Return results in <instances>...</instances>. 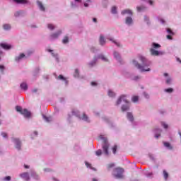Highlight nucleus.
<instances>
[{
	"label": "nucleus",
	"instance_id": "f257e3e1",
	"mask_svg": "<svg viewBox=\"0 0 181 181\" xmlns=\"http://www.w3.org/2000/svg\"><path fill=\"white\" fill-rule=\"evenodd\" d=\"M139 59L141 62L142 65L138 63V62L133 60V64H134L135 67H137L141 71H151V68H149L151 62L142 55H139Z\"/></svg>",
	"mask_w": 181,
	"mask_h": 181
},
{
	"label": "nucleus",
	"instance_id": "f03ea898",
	"mask_svg": "<svg viewBox=\"0 0 181 181\" xmlns=\"http://www.w3.org/2000/svg\"><path fill=\"white\" fill-rule=\"evenodd\" d=\"M99 138L103 141V149L105 155L109 156L110 152L108 151V149H110V143H108V140H107V138L103 137V135H100Z\"/></svg>",
	"mask_w": 181,
	"mask_h": 181
},
{
	"label": "nucleus",
	"instance_id": "7ed1b4c3",
	"mask_svg": "<svg viewBox=\"0 0 181 181\" xmlns=\"http://www.w3.org/2000/svg\"><path fill=\"white\" fill-rule=\"evenodd\" d=\"M16 110L17 111V112H20V114L23 115L25 118L30 117V112H29L28 109H22V107L16 106Z\"/></svg>",
	"mask_w": 181,
	"mask_h": 181
},
{
	"label": "nucleus",
	"instance_id": "20e7f679",
	"mask_svg": "<svg viewBox=\"0 0 181 181\" xmlns=\"http://www.w3.org/2000/svg\"><path fill=\"white\" fill-rule=\"evenodd\" d=\"M113 172V175L116 179H122V177H124V175H122V173H124V169L121 168H116L114 169Z\"/></svg>",
	"mask_w": 181,
	"mask_h": 181
},
{
	"label": "nucleus",
	"instance_id": "39448f33",
	"mask_svg": "<svg viewBox=\"0 0 181 181\" xmlns=\"http://www.w3.org/2000/svg\"><path fill=\"white\" fill-rule=\"evenodd\" d=\"M122 101H124V103H126V104H128V100H127V95H122L117 100V103H116V105H119V104H121V103H122Z\"/></svg>",
	"mask_w": 181,
	"mask_h": 181
},
{
	"label": "nucleus",
	"instance_id": "423d86ee",
	"mask_svg": "<svg viewBox=\"0 0 181 181\" xmlns=\"http://www.w3.org/2000/svg\"><path fill=\"white\" fill-rule=\"evenodd\" d=\"M20 176L22 177V179H24V180L29 181L30 180L28 173H23L20 174Z\"/></svg>",
	"mask_w": 181,
	"mask_h": 181
},
{
	"label": "nucleus",
	"instance_id": "0eeeda50",
	"mask_svg": "<svg viewBox=\"0 0 181 181\" xmlns=\"http://www.w3.org/2000/svg\"><path fill=\"white\" fill-rule=\"evenodd\" d=\"M13 141L16 144V148L18 150H21V141H19L18 139H13Z\"/></svg>",
	"mask_w": 181,
	"mask_h": 181
},
{
	"label": "nucleus",
	"instance_id": "6e6552de",
	"mask_svg": "<svg viewBox=\"0 0 181 181\" xmlns=\"http://www.w3.org/2000/svg\"><path fill=\"white\" fill-rule=\"evenodd\" d=\"M0 46L2 49H4V50H9V49H11L12 47V46L5 43L0 44Z\"/></svg>",
	"mask_w": 181,
	"mask_h": 181
},
{
	"label": "nucleus",
	"instance_id": "1a4fd4ad",
	"mask_svg": "<svg viewBox=\"0 0 181 181\" xmlns=\"http://www.w3.org/2000/svg\"><path fill=\"white\" fill-rule=\"evenodd\" d=\"M60 35H62V31H58L57 33L52 34L50 35V37H51V39H57V37H59V36H60Z\"/></svg>",
	"mask_w": 181,
	"mask_h": 181
},
{
	"label": "nucleus",
	"instance_id": "9d476101",
	"mask_svg": "<svg viewBox=\"0 0 181 181\" xmlns=\"http://www.w3.org/2000/svg\"><path fill=\"white\" fill-rule=\"evenodd\" d=\"M151 56H159V51L155 50L153 48L150 49Z\"/></svg>",
	"mask_w": 181,
	"mask_h": 181
},
{
	"label": "nucleus",
	"instance_id": "9b49d317",
	"mask_svg": "<svg viewBox=\"0 0 181 181\" xmlns=\"http://www.w3.org/2000/svg\"><path fill=\"white\" fill-rule=\"evenodd\" d=\"M132 15V11L129 9H125L122 11V15Z\"/></svg>",
	"mask_w": 181,
	"mask_h": 181
},
{
	"label": "nucleus",
	"instance_id": "f8f14e48",
	"mask_svg": "<svg viewBox=\"0 0 181 181\" xmlns=\"http://www.w3.org/2000/svg\"><path fill=\"white\" fill-rule=\"evenodd\" d=\"M23 57H25V54L21 53L19 56L16 57L15 60L16 62H20V60H22V59H23Z\"/></svg>",
	"mask_w": 181,
	"mask_h": 181
},
{
	"label": "nucleus",
	"instance_id": "ddd939ff",
	"mask_svg": "<svg viewBox=\"0 0 181 181\" xmlns=\"http://www.w3.org/2000/svg\"><path fill=\"white\" fill-rule=\"evenodd\" d=\"M100 45H101L102 46H104V45H105V39L104 38V36L103 35H100Z\"/></svg>",
	"mask_w": 181,
	"mask_h": 181
},
{
	"label": "nucleus",
	"instance_id": "4468645a",
	"mask_svg": "<svg viewBox=\"0 0 181 181\" xmlns=\"http://www.w3.org/2000/svg\"><path fill=\"white\" fill-rule=\"evenodd\" d=\"M37 4L40 11H44L45 10V6H43V4H42L41 1H37Z\"/></svg>",
	"mask_w": 181,
	"mask_h": 181
},
{
	"label": "nucleus",
	"instance_id": "2eb2a0df",
	"mask_svg": "<svg viewBox=\"0 0 181 181\" xmlns=\"http://www.w3.org/2000/svg\"><path fill=\"white\" fill-rule=\"evenodd\" d=\"M20 87L22 90H24L25 91H26V90H28V84H26V83H23L20 85Z\"/></svg>",
	"mask_w": 181,
	"mask_h": 181
},
{
	"label": "nucleus",
	"instance_id": "dca6fc26",
	"mask_svg": "<svg viewBox=\"0 0 181 181\" xmlns=\"http://www.w3.org/2000/svg\"><path fill=\"white\" fill-rule=\"evenodd\" d=\"M16 4H28V1L26 0H13Z\"/></svg>",
	"mask_w": 181,
	"mask_h": 181
},
{
	"label": "nucleus",
	"instance_id": "f3484780",
	"mask_svg": "<svg viewBox=\"0 0 181 181\" xmlns=\"http://www.w3.org/2000/svg\"><path fill=\"white\" fill-rule=\"evenodd\" d=\"M163 175L165 180H168V178L169 177V173H168V172L165 170H164L163 171Z\"/></svg>",
	"mask_w": 181,
	"mask_h": 181
},
{
	"label": "nucleus",
	"instance_id": "a211bd4d",
	"mask_svg": "<svg viewBox=\"0 0 181 181\" xmlns=\"http://www.w3.org/2000/svg\"><path fill=\"white\" fill-rule=\"evenodd\" d=\"M127 119H129L132 122L134 121V115L131 112H127Z\"/></svg>",
	"mask_w": 181,
	"mask_h": 181
},
{
	"label": "nucleus",
	"instance_id": "6ab92c4d",
	"mask_svg": "<svg viewBox=\"0 0 181 181\" xmlns=\"http://www.w3.org/2000/svg\"><path fill=\"white\" fill-rule=\"evenodd\" d=\"M129 110V105H122V111L124 112L125 111H128Z\"/></svg>",
	"mask_w": 181,
	"mask_h": 181
},
{
	"label": "nucleus",
	"instance_id": "aec40b11",
	"mask_svg": "<svg viewBox=\"0 0 181 181\" xmlns=\"http://www.w3.org/2000/svg\"><path fill=\"white\" fill-rule=\"evenodd\" d=\"M126 23H127V25H131L132 23V18L127 17Z\"/></svg>",
	"mask_w": 181,
	"mask_h": 181
},
{
	"label": "nucleus",
	"instance_id": "412c9836",
	"mask_svg": "<svg viewBox=\"0 0 181 181\" xmlns=\"http://www.w3.org/2000/svg\"><path fill=\"white\" fill-rule=\"evenodd\" d=\"M59 80H62V81H65V83L67 84V78H66L63 75H59L58 76Z\"/></svg>",
	"mask_w": 181,
	"mask_h": 181
},
{
	"label": "nucleus",
	"instance_id": "4be33fe9",
	"mask_svg": "<svg viewBox=\"0 0 181 181\" xmlns=\"http://www.w3.org/2000/svg\"><path fill=\"white\" fill-rule=\"evenodd\" d=\"M136 9H137L138 12H142V11H145V9H146V8L144 6H137Z\"/></svg>",
	"mask_w": 181,
	"mask_h": 181
},
{
	"label": "nucleus",
	"instance_id": "5701e85b",
	"mask_svg": "<svg viewBox=\"0 0 181 181\" xmlns=\"http://www.w3.org/2000/svg\"><path fill=\"white\" fill-rule=\"evenodd\" d=\"M164 146H165V148H168V149H172V146H170V143L169 142H164L163 143Z\"/></svg>",
	"mask_w": 181,
	"mask_h": 181
},
{
	"label": "nucleus",
	"instance_id": "b1692460",
	"mask_svg": "<svg viewBox=\"0 0 181 181\" xmlns=\"http://www.w3.org/2000/svg\"><path fill=\"white\" fill-rule=\"evenodd\" d=\"M139 100V97H138L136 95L133 96L132 98V101L133 103H138Z\"/></svg>",
	"mask_w": 181,
	"mask_h": 181
},
{
	"label": "nucleus",
	"instance_id": "393cba45",
	"mask_svg": "<svg viewBox=\"0 0 181 181\" xmlns=\"http://www.w3.org/2000/svg\"><path fill=\"white\" fill-rule=\"evenodd\" d=\"M152 47L153 49H159V47H160V45L153 42Z\"/></svg>",
	"mask_w": 181,
	"mask_h": 181
},
{
	"label": "nucleus",
	"instance_id": "a878e982",
	"mask_svg": "<svg viewBox=\"0 0 181 181\" xmlns=\"http://www.w3.org/2000/svg\"><path fill=\"white\" fill-rule=\"evenodd\" d=\"M114 56L117 60H121V57H119V54L117 52H114Z\"/></svg>",
	"mask_w": 181,
	"mask_h": 181
},
{
	"label": "nucleus",
	"instance_id": "bb28decb",
	"mask_svg": "<svg viewBox=\"0 0 181 181\" xmlns=\"http://www.w3.org/2000/svg\"><path fill=\"white\" fill-rule=\"evenodd\" d=\"M3 28L5 30H9V29H11V25L9 24H4L3 25Z\"/></svg>",
	"mask_w": 181,
	"mask_h": 181
},
{
	"label": "nucleus",
	"instance_id": "cd10ccee",
	"mask_svg": "<svg viewBox=\"0 0 181 181\" xmlns=\"http://www.w3.org/2000/svg\"><path fill=\"white\" fill-rule=\"evenodd\" d=\"M109 40H110V42H112V43H115V45H116V46H117L118 47H119V42H117V41L114 40V39L112 38H109Z\"/></svg>",
	"mask_w": 181,
	"mask_h": 181
},
{
	"label": "nucleus",
	"instance_id": "c85d7f7f",
	"mask_svg": "<svg viewBox=\"0 0 181 181\" xmlns=\"http://www.w3.org/2000/svg\"><path fill=\"white\" fill-rule=\"evenodd\" d=\"M62 43L66 45V43H69V37L65 36L62 40Z\"/></svg>",
	"mask_w": 181,
	"mask_h": 181
},
{
	"label": "nucleus",
	"instance_id": "c756f323",
	"mask_svg": "<svg viewBox=\"0 0 181 181\" xmlns=\"http://www.w3.org/2000/svg\"><path fill=\"white\" fill-rule=\"evenodd\" d=\"M117 149H118V146H117V145H115L112 148L114 155L117 153Z\"/></svg>",
	"mask_w": 181,
	"mask_h": 181
},
{
	"label": "nucleus",
	"instance_id": "7c9ffc66",
	"mask_svg": "<svg viewBox=\"0 0 181 181\" xmlns=\"http://www.w3.org/2000/svg\"><path fill=\"white\" fill-rule=\"evenodd\" d=\"M43 118L45 121H46V122H50V121H52V117H47L46 116H43Z\"/></svg>",
	"mask_w": 181,
	"mask_h": 181
},
{
	"label": "nucleus",
	"instance_id": "2f4dec72",
	"mask_svg": "<svg viewBox=\"0 0 181 181\" xmlns=\"http://www.w3.org/2000/svg\"><path fill=\"white\" fill-rule=\"evenodd\" d=\"M114 166H115V163L108 164V165H107V170H110V169H111L112 168H114Z\"/></svg>",
	"mask_w": 181,
	"mask_h": 181
},
{
	"label": "nucleus",
	"instance_id": "473e14b6",
	"mask_svg": "<svg viewBox=\"0 0 181 181\" xmlns=\"http://www.w3.org/2000/svg\"><path fill=\"white\" fill-rule=\"evenodd\" d=\"M82 119H83V121H86L87 122H88V117L86 115V114L83 115Z\"/></svg>",
	"mask_w": 181,
	"mask_h": 181
},
{
	"label": "nucleus",
	"instance_id": "72a5a7b5",
	"mask_svg": "<svg viewBox=\"0 0 181 181\" xmlns=\"http://www.w3.org/2000/svg\"><path fill=\"white\" fill-rule=\"evenodd\" d=\"M95 154L97 156H101V155L103 154V151L101 150H98L97 151H95Z\"/></svg>",
	"mask_w": 181,
	"mask_h": 181
},
{
	"label": "nucleus",
	"instance_id": "f704fd0d",
	"mask_svg": "<svg viewBox=\"0 0 181 181\" xmlns=\"http://www.w3.org/2000/svg\"><path fill=\"white\" fill-rule=\"evenodd\" d=\"M99 59H101L102 60H103L104 62H108V59H107L105 58V57H104V55H100L98 57Z\"/></svg>",
	"mask_w": 181,
	"mask_h": 181
},
{
	"label": "nucleus",
	"instance_id": "c9c22d12",
	"mask_svg": "<svg viewBox=\"0 0 181 181\" xmlns=\"http://www.w3.org/2000/svg\"><path fill=\"white\" fill-rule=\"evenodd\" d=\"M72 115H76L78 117V110H72Z\"/></svg>",
	"mask_w": 181,
	"mask_h": 181
},
{
	"label": "nucleus",
	"instance_id": "e433bc0d",
	"mask_svg": "<svg viewBox=\"0 0 181 181\" xmlns=\"http://www.w3.org/2000/svg\"><path fill=\"white\" fill-rule=\"evenodd\" d=\"M108 95H109V97H114V95H115V93H114V92H112L111 90H109Z\"/></svg>",
	"mask_w": 181,
	"mask_h": 181
},
{
	"label": "nucleus",
	"instance_id": "4c0bfd02",
	"mask_svg": "<svg viewBox=\"0 0 181 181\" xmlns=\"http://www.w3.org/2000/svg\"><path fill=\"white\" fill-rule=\"evenodd\" d=\"M48 29H50V30H53L54 29V25L53 24H48Z\"/></svg>",
	"mask_w": 181,
	"mask_h": 181
},
{
	"label": "nucleus",
	"instance_id": "58836bf2",
	"mask_svg": "<svg viewBox=\"0 0 181 181\" xmlns=\"http://www.w3.org/2000/svg\"><path fill=\"white\" fill-rule=\"evenodd\" d=\"M112 13H117V7L116 6H113L112 8Z\"/></svg>",
	"mask_w": 181,
	"mask_h": 181
},
{
	"label": "nucleus",
	"instance_id": "ea45409f",
	"mask_svg": "<svg viewBox=\"0 0 181 181\" xmlns=\"http://www.w3.org/2000/svg\"><path fill=\"white\" fill-rule=\"evenodd\" d=\"M167 32L169 33V35H174L173 31H172L170 28H167Z\"/></svg>",
	"mask_w": 181,
	"mask_h": 181
},
{
	"label": "nucleus",
	"instance_id": "a19ab883",
	"mask_svg": "<svg viewBox=\"0 0 181 181\" xmlns=\"http://www.w3.org/2000/svg\"><path fill=\"white\" fill-rule=\"evenodd\" d=\"M166 93H172L173 91V88H169L165 89Z\"/></svg>",
	"mask_w": 181,
	"mask_h": 181
},
{
	"label": "nucleus",
	"instance_id": "79ce46f5",
	"mask_svg": "<svg viewBox=\"0 0 181 181\" xmlns=\"http://www.w3.org/2000/svg\"><path fill=\"white\" fill-rule=\"evenodd\" d=\"M161 124L163 127V128H165V129H168V124H166V123L162 122Z\"/></svg>",
	"mask_w": 181,
	"mask_h": 181
},
{
	"label": "nucleus",
	"instance_id": "37998d69",
	"mask_svg": "<svg viewBox=\"0 0 181 181\" xmlns=\"http://www.w3.org/2000/svg\"><path fill=\"white\" fill-rule=\"evenodd\" d=\"M78 69H75L74 77H78Z\"/></svg>",
	"mask_w": 181,
	"mask_h": 181
},
{
	"label": "nucleus",
	"instance_id": "c03bdc74",
	"mask_svg": "<svg viewBox=\"0 0 181 181\" xmlns=\"http://www.w3.org/2000/svg\"><path fill=\"white\" fill-rule=\"evenodd\" d=\"M11 176H6L4 177V180H6V181H10L11 180Z\"/></svg>",
	"mask_w": 181,
	"mask_h": 181
},
{
	"label": "nucleus",
	"instance_id": "a18cd8bd",
	"mask_svg": "<svg viewBox=\"0 0 181 181\" xmlns=\"http://www.w3.org/2000/svg\"><path fill=\"white\" fill-rule=\"evenodd\" d=\"M1 136H3V138H8V134L5 132H2Z\"/></svg>",
	"mask_w": 181,
	"mask_h": 181
},
{
	"label": "nucleus",
	"instance_id": "49530a36",
	"mask_svg": "<svg viewBox=\"0 0 181 181\" xmlns=\"http://www.w3.org/2000/svg\"><path fill=\"white\" fill-rule=\"evenodd\" d=\"M0 70H1L2 73H4V70H5V66H4V65H0Z\"/></svg>",
	"mask_w": 181,
	"mask_h": 181
},
{
	"label": "nucleus",
	"instance_id": "de8ad7c7",
	"mask_svg": "<svg viewBox=\"0 0 181 181\" xmlns=\"http://www.w3.org/2000/svg\"><path fill=\"white\" fill-rule=\"evenodd\" d=\"M170 81H172V79H170V78H168L166 80V83H167V84H170Z\"/></svg>",
	"mask_w": 181,
	"mask_h": 181
},
{
	"label": "nucleus",
	"instance_id": "09e8293b",
	"mask_svg": "<svg viewBox=\"0 0 181 181\" xmlns=\"http://www.w3.org/2000/svg\"><path fill=\"white\" fill-rule=\"evenodd\" d=\"M167 39H168L169 40H172L173 37H172V35H168L166 36Z\"/></svg>",
	"mask_w": 181,
	"mask_h": 181
},
{
	"label": "nucleus",
	"instance_id": "8fccbe9b",
	"mask_svg": "<svg viewBox=\"0 0 181 181\" xmlns=\"http://www.w3.org/2000/svg\"><path fill=\"white\" fill-rule=\"evenodd\" d=\"M86 166H87V168H91V164L86 162Z\"/></svg>",
	"mask_w": 181,
	"mask_h": 181
},
{
	"label": "nucleus",
	"instance_id": "3c124183",
	"mask_svg": "<svg viewBox=\"0 0 181 181\" xmlns=\"http://www.w3.org/2000/svg\"><path fill=\"white\" fill-rule=\"evenodd\" d=\"M144 21H146V22H149V18L147 16L144 17Z\"/></svg>",
	"mask_w": 181,
	"mask_h": 181
},
{
	"label": "nucleus",
	"instance_id": "603ef678",
	"mask_svg": "<svg viewBox=\"0 0 181 181\" xmlns=\"http://www.w3.org/2000/svg\"><path fill=\"white\" fill-rule=\"evenodd\" d=\"M91 86H97V83L96 82H91Z\"/></svg>",
	"mask_w": 181,
	"mask_h": 181
},
{
	"label": "nucleus",
	"instance_id": "864d4df0",
	"mask_svg": "<svg viewBox=\"0 0 181 181\" xmlns=\"http://www.w3.org/2000/svg\"><path fill=\"white\" fill-rule=\"evenodd\" d=\"M148 4L153 5V1L152 0H148Z\"/></svg>",
	"mask_w": 181,
	"mask_h": 181
},
{
	"label": "nucleus",
	"instance_id": "5fc2aeb1",
	"mask_svg": "<svg viewBox=\"0 0 181 181\" xmlns=\"http://www.w3.org/2000/svg\"><path fill=\"white\" fill-rule=\"evenodd\" d=\"M19 13H21L20 12H17L15 13V16H19Z\"/></svg>",
	"mask_w": 181,
	"mask_h": 181
},
{
	"label": "nucleus",
	"instance_id": "6e6d98bb",
	"mask_svg": "<svg viewBox=\"0 0 181 181\" xmlns=\"http://www.w3.org/2000/svg\"><path fill=\"white\" fill-rule=\"evenodd\" d=\"M24 168H25V169H29V165H24Z\"/></svg>",
	"mask_w": 181,
	"mask_h": 181
},
{
	"label": "nucleus",
	"instance_id": "4d7b16f0",
	"mask_svg": "<svg viewBox=\"0 0 181 181\" xmlns=\"http://www.w3.org/2000/svg\"><path fill=\"white\" fill-rule=\"evenodd\" d=\"M84 6L86 7V8H87V6H88V4H87V3H84Z\"/></svg>",
	"mask_w": 181,
	"mask_h": 181
},
{
	"label": "nucleus",
	"instance_id": "13d9d810",
	"mask_svg": "<svg viewBox=\"0 0 181 181\" xmlns=\"http://www.w3.org/2000/svg\"><path fill=\"white\" fill-rule=\"evenodd\" d=\"M144 95H145L146 98H149V95H146V93H144Z\"/></svg>",
	"mask_w": 181,
	"mask_h": 181
},
{
	"label": "nucleus",
	"instance_id": "bf43d9fd",
	"mask_svg": "<svg viewBox=\"0 0 181 181\" xmlns=\"http://www.w3.org/2000/svg\"><path fill=\"white\" fill-rule=\"evenodd\" d=\"M37 89L33 90V93H37Z\"/></svg>",
	"mask_w": 181,
	"mask_h": 181
},
{
	"label": "nucleus",
	"instance_id": "052dcab7",
	"mask_svg": "<svg viewBox=\"0 0 181 181\" xmlns=\"http://www.w3.org/2000/svg\"><path fill=\"white\" fill-rule=\"evenodd\" d=\"M161 23H165V21L163 19L160 20Z\"/></svg>",
	"mask_w": 181,
	"mask_h": 181
},
{
	"label": "nucleus",
	"instance_id": "680f3d73",
	"mask_svg": "<svg viewBox=\"0 0 181 181\" xmlns=\"http://www.w3.org/2000/svg\"><path fill=\"white\" fill-rule=\"evenodd\" d=\"M93 22H97V18H94L93 19Z\"/></svg>",
	"mask_w": 181,
	"mask_h": 181
},
{
	"label": "nucleus",
	"instance_id": "e2e57ef3",
	"mask_svg": "<svg viewBox=\"0 0 181 181\" xmlns=\"http://www.w3.org/2000/svg\"><path fill=\"white\" fill-rule=\"evenodd\" d=\"M75 2H81V0H74Z\"/></svg>",
	"mask_w": 181,
	"mask_h": 181
},
{
	"label": "nucleus",
	"instance_id": "0e129e2a",
	"mask_svg": "<svg viewBox=\"0 0 181 181\" xmlns=\"http://www.w3.org/2000/svg\"><path fill=\"white\" fill-rule=\"evenodd\" d=\"M164 76H165V77H168V73H165Z\"/></svg>",
	"mask_w": 181,
	"mask_h": 181
},
{
	"label": "nucleus",
	"instance_id": "69168bd1",
	"mask_svg": "<svg viewBox=\"0 0 181 181\" xmlns=\"http://www.w3.org/2000/svg\"><path fill=\"white\" fill-rule=\"evenodd\" d=\"M54 181H59L57 178H52Z\"/></svg>",
	"mask_w": 181,
	"mask_h": 181
},
{
	"label": "nucleus",
	"instance_id": "338daca9",
	"mask_svg": "<svg viewBox=\"0 0 181 181\" xmlns=\"http://www.w3.org/2000/svg\"><path fill=\"white\" fill-rule=\"evenodd\" d=\"M155 137L158 139V138H159V135L156 134Z\"/></svg>",
	"mask_w": 181,
	"mask_h": 181
},
{
	"label": "nucleus",
	"instance_id": "774afa93",
	"mask_svg": "<svg viewBox=\"0 0 181 181\" xmlns=\"http://www.w3.org/2000/svg\"><path fill=\"white\" fill-rule=\"evenodd\" d=\"M93 181H98V180H97L96 178H93Z\"/></svg>",
	"mask_w": 181,
	"mask_h": 181
}]
</instances>
